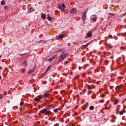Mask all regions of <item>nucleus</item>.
I'll list each match as a JSON object with an SVG mask.
<instances>
[{"label": "nucleus", "mask_w": 126, "mask_h": 126, "mask_svg": "<svg viewBox=\"0 0 126 126\" xmlns=\"http://www.w3.org/2000/svg\"><path fill=\"white\" fill-rule=\"evenodd\" d=\"M35 70V67H33L32 69H30L28 72V73L30 74L33 72Z\"/></svg>", "instance_id": "obj_10"}, {"label": "nucleus", "mask_w": 126, "mask_h": 126, "mask_svg": "<svg viewBox=\"0 0 126 126\" xmlns=\"http://www.w3.org/2000/svg\"><path fill=\"white\" fill-rule=\"evenodd\" d=\"M51 67V66L49 65L48 66V67L47 69L46 70V71H48L50 69V68Z\"/></svg>", "instance_id": "obj_23"}, {"label": "nucleus", "mask_w": 126, "mask_h": 126, "mask_svg": "<svg viewBox=\"0 0 126 126\" xmlns=\"http://www.w3.org/2000/svg\"><path fill=\"white\" fill-rule=\"evenodd\" d=\"M125 79H126V77L125 78Z\"/></svg>", "instance_id": "obj_39"}, {"label": "nucleus", "mask_w": 126, "mask_h": 126, "mask_svg": "<svg viewBox=\"0 0 126 126\" xmlns=\"http://www.w3.org/2000/svg\"><path fill=\"white\" fill-rule=\"evenodd\" d=\"M42 98V96H38L34 98V101L39 102L40 101L41 99Z\"/></svg>", "instance_id": "obj_4"}, {"label": "nucleus", "mask_w": 126, "mask_h": 126, "mask_svg": "<svg viewBox=\"0 0 126 126\" xmlns=\"http://www.w3.org/2000/svg\"><path fill=\"white\" fill-rule=\"evenodd\" d=\"M62 51L61 49H59L57 51V53H59L60 52H61Z\"/></svg>", "instance_id": "obj_27"}, {"label": "nucleus", "mask_w": 126, "mask_h": 126, "mask_svg": "<svg viewBox=\"0 0 126 126\" xmlns=\"http://www.w3.org/2000/svg\"><path fill=\"white\" fill-rule=\"evenodd\" d=\"M86 12L85 11H84L82 13V19L83 21H85L86 18Z\"/></svg>", "instance_id": "obj_3"}, {"label": "nucleus", "mask_w": 126, "mask_h": 126, "mask_svg": "<svg viewBox=\"0 0 126 126\" xmlns=\"http://www.w3.org/2000/svg\"><path fill=\"white\" fill-rule=\"evenodd\" d=\"M109 37H110V38H112V35H109Z\"/></svg>", "instance_id": "obj_30"}, {"label": "nucleus", "mask_w": 126, "mask_h": 126, "mask_svg": "<svg viewBox=\"0 0 126 126\" xmlns=\"http://www.w3.org/2000/svg\"><path fill=\"white\" fill-rule=\"evenodd\" d=\"M53 59V58H50L48 59V60L49 62H51Z\"/></svg>", "instance_id": "obj_21"}, {"label": "nucleus", "mask_w": 126, "mask_h": 126, "mask_svg": "<svg viewBox=\"0 0 126 126\" xmlns=\"http://www.w3.org/2000/svg\"><path fill=\"white\" fill-rule=\"evenodd\" d=\"M77 12V9L75 8H73L70 11L71 13L75 14H76Z\"/></svg>", "instance_id": "obj_6"}, {"label": "nucleus", "mask_w": 126, "mask_h": 126, "mask_svg": "<svg viewBox=\"0 0 126 126\" xmlns=\"http://www.w3.org/2000/svg\"><path fill=\"white\" fill-rule=\"evenodd\" d=\"M94 108V107L93 106H91L89 108V109L91 110H92Z\"/></svg>", "instance_id": "obj_17"}, {"label": "nucleus", "mask_w": 126, "mask_h": 126, "mask_svg": "<svg viewBox=\"0 0 126 126\" xmlns=\"http://www.w3.org/2000/svg\"><path fill=\"white\" fill-rule=\"evenodd\" d=\"M44 96L46 97H47L50 96V94L47 93H45L44 94Z\"/></svg>", "instance_id": "obj_14"}, {"label": "nucleus", "mask_w": 126, "mask_h": 126, "mask_svg": "<svg viewBox=\"0 0 126 126\" xmlns=\"http://www.w3.org/2000/svg\"><path fill=\"white\" fill-rule=\"evenodd\" d=\"M47 19L49 21H51L52 20V19L51 17L49 16H48L47 17Z\"/></svg>", "instance_id": "obj_15"}, {"label": "nucleus", "mask_w": 126, "mask_h": 126, "mask_svg": "<svg viewBox=\"0 0 126 126\" xmlns=\"http://www.w3.org/2000/svg\"><path fill=\"white\" fill-rule=\"evenodd\" d=\"M96 17H94L93 18L92 20L94 21H95L96 20Z\"/></svg>", "instance_id": "obj_20"}, {"label": "nucleus", "mask_w": 126, "mask_h": 126, "mask_svg": "<svg viewBox=\"0 0 126 126\" xmlns=\"http://www.w3.org/2000/svg\"><path fill=\"white\" fill-rule=\"evenodd\" d=\"M58 6L59 9L61 10L63 12H64L65 11V9L64 8H65L66 7L64 4H63L61 6L60 4H58Z\"/></svg>", "instance_id": "obj_1"}, {"label": "nucleus", "mask_w": 126, "mask_h": 126, "mask_svg": "<svg viewBox=\"0 0 126 126\" xmlns=\"http://www.w3.org/2000/svg\"><path fill=\"white\" fill-rule=\"evenodd\" d=\"M64 36V35L63 34H61L58 36V38L59 39H61Z\"/></svg>", "instance_id": "obj_16"}, {"label": "nucleus", "mask_w": 126, "mask_h": 126, "mask_svg": "<svg viewBox=\"0 0 126 126\" xmlns=\"http://www.w3.org/2000/svg\"><path fill=\"white\" fill-rule=\"evenodd\" d=\"M41 17L44 20H45L46 18V16L45 14L42 13L41 15Z\"/></svg>", "instance_id": "obj_11"}, {"label": "nucleus", "mask_w": 126, "mask_h": 126, "mask_svg": "<svg viewBox=\"0 0 126 126\" xmlns=\"http://www.w3.org/2000/svg\"><path fill=\"white\" fill-rule=\"evenodd\" d=\"M90 44V43H87L85 45L82 46L81 47L82 49H84V48H86Z\"/></svg>", "instance_id": "obj_9"}, {"label": "nucleus", "mask_w": 126, "mask_h": 126, "mask_svg": "<svg viewBox=\"0 0 126 126\" xmlns=\"http://www.w3.org/2000/svg\"><path fill=\"white\" fill-rule=\"evenodd\" d=\"M21 102L20 103V106H22L24 104V103L22 102V100H21Z\"/></svg>", "instance_id": "obj_22"}, {"label": "nucleus", "mask_w": 126, "mask_h": 126, "mask_svg": "<svg viewBox=\"0 0 126 126\" xmlns=\"http://www.w3.org/2000/svg\"><path fill=\"white\" fill-rule=\"evenodd\" d=\"M124 100H123L122 101V104H123L124 102Z\"/></svg>", "instance_id": "obj_31"}, {"label": "nucleus", "mask_w": 126, "mask_h": 126, "mask_svg": "<svg viewBox=\"0 0 126 126\" xmlns=\"http://www.w3.org/2000/svg\"><path fill=\"white\" fill-rule=\"evenodd\" d=\"M88 89H89V90H90V89H91V87L90 86H89V87H88Z\"/></svg>", "instance_id": "obj_29"}, {"label": "nucleus", "mask_w": 126, "mask_h": 126, "mask_svg": "<svg viewBox=\"0 0 126 126\" xmlns=\"http://www.w3.org/2000/svg\"><path fill=\"white\" fill-rule=\"evenodd\" d=\"M104 100H102L101 101H99V103H103V102H104Z\"/></svg>", "instance_id": "obj_26"}, {"label": "nucleus", "mask_w": 126, "mask_h": 126, "mask_svg": "<svg viewBox=\"0 0 126 126\" xmlns=\"http://www.w3.org/2000/svg\"><path fill=\"white\" fill-rule=\"evenodd\" d=\"M8 8L7 7V6H4V9H7Z\"/></svg>", "instance_id": "obj_28"}, {"label": "nucleus", "mask_w": 126, "mask_h": 126, "mask_svg": "<svg viewBox=\"0 0 126 126\" xmlns=\"http://www.w3.org/2000/svg\"><path fill=\"white\" fill-rule=\"evenodd\" d=\"M92 32L91 31H89L86 34V37H90L92 36Z\"/></svg>", "instance_id": "obj_7"}, {"label": "nucleus", "mask_w": 126, "mask_h": 126, "mask_svg": "<svg viewBox=\"0 0 126 126\" xmlns=\"http://www.w3.org/2000/svg\"><path fill=\"white\" fill-rule=\"evenodd\" d=\"M48 109L45 108L43 110L40 111L39 112V113L41 114H44V115H45V113L46 111L47 110H48Z\"/></svg>", "instance_id": "obj_5"}, {"label": "nucleus", "mask_w": 126, "mask_h": 126, "mask_svg": "<svg viewBox=\"0 0 126 126\" xmlns=\"http://www.w3.org/2000/svg\"><path fill=\"white\" fill-rule=\"evenodd\" d=\"M124 112L123 111H121L119 112V114L120 115H122L123 114Z\"/></svg>", "instance_id": "obj_24"}, {"label": "nucleus", "mask_w": 126, "mask_h": 126, "mask_svg": "<svg viewBox=\"0 0 126 126\" xmlns=\"http://www.w3.org/2000/svg\"><path fill=\"white\" fill-rule=\"evenodd\" d=\"M2 69V67H0V70H1Z\"/></svg>", "instance_id": "obj_33"}, {"label": "nucleus", "mask_w": 126, "mask_h": 126, "mask_svg": "<svg viewBox=\"0 0 126 126\" xmlns=\"http://www.w3.org/2000/svg\"><path fill=\"white\" fill-rule=\"evenodd\" d=\"M70 126H74V125L73 124H71Z\"/></svg>", "instance_id": "obj_32"}, {"label": "nucleus", "mask_w": 126, "mask_h": 126, "mask_svg": "<svg viewBox=\"0 0 126 126\" xmlns=\"http://www.w3.org/2000/svg\"><path fill=\"white\" fill-rule=\"evenodd\" d=\"M47 110L46 111V113H45V115H48V116H49V115L51 114L52 112H51L50 111V110Z\"/></svg>", "instance_id": "obj_8"}, {"label": "nucleus", "mask_w": 126, "mask_h": 126, "mask_svg": "<svg viewBox=\"0 0 126 126\" xmlns=\"http://www.w3.org/2000/svg\"><path fill=\"white\" fill-rule=\"evenodd\" d=\"M110 14H111V15H112V14H113L111 13H110Z\"/></svg>", "instance_id": "obj_34"}, {"label": "nucleus", "mask_w": 126, "mask_h": 126, "mask_svg": "<svg viewBox=\"0 0 126 126\" xmlns=\"http://www.w3.org/2000/svg\"><path fill=\"white\" fill-rule=\"evenodd\" d=\"M58 110L59 109H58L56 108L54 110H53V111L55 113H56L58 111Z\"/></svg>", "instance_id": "obj_18"}, {"label": "nucleus", "mask_w": 126, "mask_h": 126, "mask_svg": "<svg viewBox=\"0 0 126 126\" xmlns=\"http://www.w3.org/2000/svg\"><path fill=\"white\" fill-rule=\"evenodd\" d=\"M122 48H123V47H121V49Z\"/></svg>", "instance_id": "obj_35"}, {"label": "nucleus", "mask_w": 126, "mask_h": 126, "mask_svg": "<svg viewBox=\"0 0 126 126\" xmlns=\"http://www.w3.org/2000/svg\"><path fill=\"white\" fill-rule=\"evenodd\" d=\"M119 102V100L118 99H116L114 100V105L116 104Z\"/></svg>", "instance_id": "obj_13"}, {"label": "nucleus", "mask_w": 126, "mask_h": 126, "mask_svg": "<svg viewBox=\"0 0 126 126\" xmlns=\"http://www.w3.org/2000/svg\"><path fill=\"white\" fill-rule=\"evenodd\" d=\"M124 112H126V111H124Z\"/></svg>", "instance_id": "obj_37"}, {"label": "nucleus", "mask_w": 126, "mask_h": 126, "mask_svg": "<svg viewBox=\"0 0 126 126\" xmlns=\"http://www.w3.org/2000/svg\"><path fill=\"white\" fill-rule=\"evenodd\" d=\"M22 64L25 66L27 65V62L25 60H24L22 62Z\"/></svg>", "instance_id": "obj_12"}, {"label": "nucleus", "mask_w": 126, "mask_h": 126, "mask_svg": "<svg viewBox=\"0 0 126 126\" xmlns=\"http://www.w3.org/2000/svg\"><path fill=\"white\" fill-rule=\"evenodd\" d=\"M122 48H123V47H121V49Z\"/></svg>", "instance_id": "obj_36"}, {"label": "nucleus", "mask_w": 126, "mask_h": 126, "mask_svg": "<svg viewBox=\"0 0 126 126\" xmlns=\"http://www.w3.org/2000/svg\"><path fill=\"white\" fill-rule=\"evenodd\" d=\"M54 80H53V82H54Z\"/></svg>", "instance_id": "obj_38"}, {"label": "nucleus", "mask_w": 126, "mask_h": 126, "mask_svg": "<svg viewBox=\"0 0 126 126\" xmlns=\"http://www.w3.org/2000/svg\"><path fill=\"white\" fill-rule=\"evenodd\" d=\"M69 55L68 53L65 54H61L60 56V60H59V61H63L66 57L67 56Z\"/></svg>", "instance_id": "obj_2"}, {"label": "nucleus", "mask_w": 126, "mask_h": 126, "mask_svg": "<svg viewBox=\"0 0 126 126\" xmlns=\"http://www.w3.org/2000/svg\"><path fill=\"white\" fill-rule=\"evenodd\" d=\"M122 87V86H117L116 88V89H118L119 88H120Z\"/></svg>", "instance_id": "obj_25"}, {"label": "nucleus", "mask_w": 126, "mask_h": 126, "mask_svg": "<svg viewBox=\"0 0 126 126\" xmlns=\"http://www.w3.org/2000/svg\"><path fill=\"white\" fill-rule=\"evenodd\" d=\"M1 4L2 5H4L5 4L4 1L3 0H2L1 2Z\"/></svg>", "instance_id": "obj_19"}]
</instances>
